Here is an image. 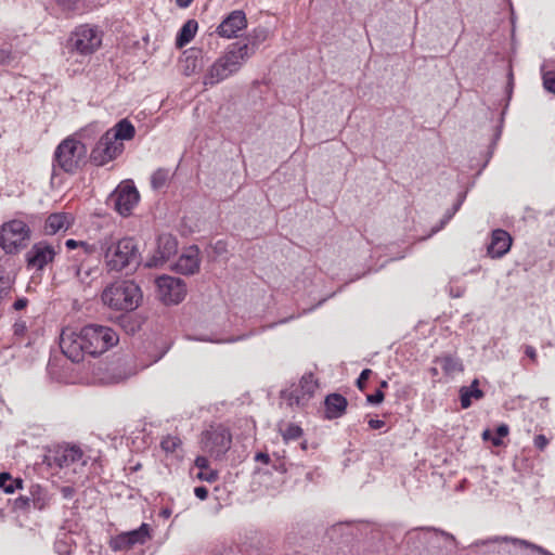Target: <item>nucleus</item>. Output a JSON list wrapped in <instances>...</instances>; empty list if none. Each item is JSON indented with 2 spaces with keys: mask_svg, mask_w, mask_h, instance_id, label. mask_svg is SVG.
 Wrapping results in <instances>:
<instances>
[{
  "mask_svg": "<svg viewBox=\"0 0 555 555\" xmlns=\"http://www.w3.org/2000/svg\"><path fill=\"white\" fill-rule=\"evenodd\" d=\"M179 65L184 76L189 77L198 73L204 65L202 51L195 48L185 50L179 61Z\"/></svg>",
  "mask_w": 555,
  "mask_h": 555,
  "instance_id": "nucleus-22",
  "label": "nucleus"
},
{
  "mask_svg": "<svg viewBox=\"0 0 555 555\" xmlns=\"http://www.w3.org/2000/svg\"><path fill=\"white\" fill-rule=\"evenodd\" d=\"M387 386H388V384H387V382H386V380H383V382L380 383V387H387Z\"/></svg>",
  "mask_w": 555,
  "mask_h": 555,
  "instance_id": "nucleus-56",
  "label": "nucleus"
},
{
  "mask_svg": "<svg viewBox=\"0 0 555 555\" xmlns=\"http://www.w3.org/2000/svg\"><path fill=\"white\" fill-rule=\"evenodd\" d=\"M95 270L92 268H85L83 264L77 267L76 269V276L82 284H89L90 283V276L92 273H94Z\"/></svg>",
  "mask_w": 555,
  "mask_h": 555,
  "instance_id": "nucleus-35",
  "label": "nucleus"
},
{
  "mask_svg": "<svg viewBox=\"0 0 555 555\" xmlns=\"http://www.w3.org/2000/svg\"><path fill=\"white\" fill-rule=\"evenodd\" d=\"M107 133L117 142H122L124 140H131L135 134V129L129 120L121 119L113 128L107 130Z\"/></svg>",
  "mask_w": 555,
  "mask_h": 555,
  "instance_id": "nucleus-26",
  "label": "nucleus"
},
{
  "mask_svg": "<svg viewBox=\"0 0 555 555\" xmlns=\"http://www.w3.org/2000/svg\"><path fill=\"white\" fill-rule=\"evenodd\" d=\"M157 296L165 305H177L186 296V284L183 280L163 275L156 280Z\"/></svg>",
  "mask_w": 555,
  "mask_h": 555,
  "instance_id": "nucleus-9",
  "label": "nucleus"
},
{
  "mask_svg": "<svg viewBox=\"0 0 555 555\" xmlns=\"http://www.w3.org/2000/svg\"><path fill=\"white\" fill-rule=\"evenodd\" d=\"M104 264L109 271H121L132 264L139 263V250L130 237L116 240L112 236L100 242Z\"/></svg>",
  "mask_w": 555,
  "mask_h": 555,
  "instance_id": "nucleus-3",
  "label": "nucleus"
},
{
  "mask_svg": "<svg viewBox=\"0 0 555 555\" xmlns=\"http://www.w3.org/2000/svg\"><path fill=\"white\" fill-rule=\"evenodd\" d=\"M525 353L531 359L532 362H537V351L532 346H526Z\"/></svg>",
  "mask_w": 555,
  "mask_h": 555,
  "instance_id": "nucleus-47",
  "label": "nucleus"
},
{
  "mask_svg": "<svg viewBox=\"0 0 555 555\" xmlns=\"http://www.w3.org/2000/svg\"><path fill=\"white\" fill-rule=\"evenodd\" d=\"M12 281L8 276H0V301L11 293Z\"/></svg>",
  "mask_w": 555,
  "mask_h": 555,
  "instance_id": "nucleus-37",
  "label": "nucleus"
},
{
  "mask_svg": "<svg viewBox=\"0 0 555 555\" xmlns=\"http://www.w3.org/2000/svg\"><path fill=\"white\" fill-rule=\"evenodd\" d=\"M101 43L102 35L98 28L80 25L70 34L67 48L70 52L90 55L101 47Z\"/></svg>",
  "mask_w": 555,
  "mask_h": 555,
  "instance_id": "nucleus-8",
  "label": "nucleus"
},
{
  "mask_svg": "<svg viewBox=\"0 0 555 555\" xmlns=\"http://www.w3.org/2000/svg\"><path fill=\"white\" fill-rule=\"evenodd\" d=\"M178 251V241L171 234H162L157 238L154 254L147 259L146 267L157 268L164 266Z\"/></svg>",
  "mask_w": 555,
  "mask_h": 555,
  "instance_id": "nucleus-15",
  "label": "nucleus"
},
{
  "mask_svg": "<svg viewBox=\"0 0 555 555\" xmlns=\"http://www.w3.org/2000/svg\"><path fill=\"white\" fill-rule=\"evenodd\" d=\"M251 55L247 43H232L206 70L205 86H215L237 73Z\"/></svg>",
  "mask_w": 555,
  "mask_h": 555,
  "instance_id": "nucleus-2",
  "label": "nucleus"
},
{
  "mask_svg": "<svg viewBox=\"0 0 555 555\" xmlns=\"http://www.w3.org/2000/svg\"><path fill=\"white\" fill-rule=\"evenodd\" d=\"M533 443L535 448L543 451L548 444V439L544 435H538L534 437Z\"/></svg>",
  "mask_w": 555,
  "mask_h": 555,
  "instance_id": "nucleus-42",
  "label": "nucleus"
},
{
  "mask_svg": "<svg viewBox=\"0 0 555 555\" xmlns=\"http://www.w3.org/2000/svg\"><path fill=\"white\" fill-rule=\"evenodd\" d=\"M465 289L464 288H459L456 289L455 292L453 291V288L450 289V295L452 297H461L463 294H464Z\"/></svg>",
  "mask_w": 555,
  "mask_h": 555,
  "instance_id": "nucleus-52",
  "label": "nucleus"
},
{
  "mask_svg": "<svg viewBox=\"0 0 555 555\" xmlns=\"http://www.w3.org/2000/svg\"><path fill=\"white\" fill-rule=\"evenodd\" d=\"M482 438L485 440H491V438H493V434L491 430L489 429H486L483 433H482Z\"/></svg>",
  "mask_w": 555,
  "mask_h": 555,
  "instance_id": "nucleus-54",
  "label": "nucleus"
},
{
  "mask_svg": "<svg viewBox=\"0 0 555 555\" xmlns=\"http://www.w3.org/2000/svg\"><path fill=\"white\" fill-rule=\"evenodd\" d=\"M0 488L5 493H13L15 489L22 488L21 479H13L9 473L0 474Z\"/></svg>",
  "mask_w": 555,
  "mask_h": 555,
  "instance_id": "nucleus-30",
  "label": "nucleus"
},
{
  "mask_svg": "<svg viewBox=\"0 0 555 555\" xmlns=\"http://www.w3.org/2000/svg\"><path fill=\"white\" fill-rule=\"evenodd\" d=\"M100 131L98 125H89L74 135L64 139L56 147V165L68 173H75L86 162L87 147L80 139H91Z\"/></svg>",
  "mask_w": 555,
  "mask_h": 555,
  "instance_id": "nucleus-1",
  "label": "nucleus"
},
{
  "mask_svg": "<svg viewBox=\"0 0 555 555\" xmlns=\"http://www.w3.org/2000/svg\"><path fill=\"white\" fill-rule=\"evenodd\" d=\"M372 371L370 369H365L361 372L359 378L357 379V386L360 388V389H363L364 386H365V382L369 379L370 375H371Z\"/></svg>",
  "mask_w": 555,
  "mask_h": 555,
  "instance_id": "nucleus-43",
  "label": "nucleus"
},
{
  "mask_svg": "<svg viewBox=\"0 0 555 555\" xmlns=\"http://www.w3.org/2000/svg\"><path fill=\"white\" fill-rule=\"evenodd\" d=\"M59 3L67 11L77 9L78 0H59Z\"/></svg>",
  "mask_w": 555,
  "mask_h": 555,
  "instance_id": "nucleus-44",
  "label": "nucleus"
},
{
  "mask_svg": "<svg viewBox=\"0 0 555 555\" xmlns=\"http://www.w3.org/2000/svg\"><path fill=\"white\" fill-rule=\"evenodd\" d=\"M59 249L60 246H57L56 249L53 245L44 241L35 243L25 255L27 267L39 271L42 270L54 260Z\"/></svg>",
  "mask_w": 555,
  "mask_h": 555,
  "instance_id": "nucleus-14",
  "label": "nucleus"
},
{
  "mask_svg": "<svg viewBox=\"0 0 555 555\" xmlns=\"http://www.w3.org/2000/svg\"><path fill=\"white\" fill-rule=\"evenodd\" d=\"M79 244H80V241H75L73 238H69L65 242V246L66 248L68 249H78L79 247Z\"/></svg>",
  "mask_w": 555,
  "mask_h": 555,
  "instance_id": "nucleus-50",
  "label": "nucleus"
},
{
  "mask_svg": "<svg viewBox=\"0 0 555 555\" xmlns=\"http://www.w3.org/2000/svg\"><path fill=\"white\" fill-rule=\"evenodd\" d=\"M198 28V24L195 20L186 21L178 33L176 39V46L182 48L186 46L194 38Z\"/></svg>",
  "mask_w": 555,
  "mask_h": 555,
  "instance_id": "nucleus-27",
  "label": "nucleus"
},
{
  "mask_svg": "<svg viewBox=\"0 0 555 555\" xmlns=\"http://www.w3.org/2000/svg\"><path fill=\"white\" fill-rule=\"evenodd\" d=\"M325 417L334 420L343 416L346 412L347 399L339 393H331L325 398Z\"/></svg>",
  "mask_w": 555,
  "mask_h": 555,
  "instance_id": "nucleus-24",
  "label": "nucleus"
},
{
  "mask_svg": "<svg viewBox=\"0 0 555 555\" xmlns=\"http://www.w3.org/2000/svg\"><path fill=\"white\" fill-rule=\"evenodd\" d=\"M512 236L502 229H496L492 232L490 244L487 251L491 258L503 257L512 246Z\"/></svg>",
  "mask_w": 555,
  "mask_h": 555,
  "instance_id": "nucleus-21",
  "label": "nucleus"
},
{
  "mask_svg": "<svg viewBox=\"0 0 555 555\" xmlns=\"http://www.w3.org/2000/svg\"><path fill=\"white\" fill-rule=\"evenodd\" d=\"M193 0H176V3L179 8L185 9L188 8Z\"/></svg>",
  "mask_w": 555,
  "mask_h": 555,
  "instance_id": "nucleus-51",
  "label": "nucleus"
},
{
  "mask_svg": "<svg viewBox=\"0 0 555 555\" xmlns=\"http://www.w3.org/2000/svg\"><path fill=\"white\" fill-rule=\"evenodd\" d=\"M128 376H129V375H126V374H125V375H119V376H117V377H113V382H114V383H119V382H121V380L126 379Z\"/></svg>",
  "mask_w": 555,
  "mask_h": 555,
  "instance_id": "nucleus-55",
  "label": "nucleus"
},
{
  "mask_svg": "<svg viewBox=\"0 0 555 555\" xmlns=\"http://www.w3.org/2000/svg\"><path fill=\"white\" fill-rule=\"evenodd\" d=\"M51 501V496L48 491L39 485H31L27 495L18 496L14 506L17 509H26L34 507L36 509H44Z\"/></svg>",
  "mask_w": 555,
  "mask_h": 555,
  "instance_id": "nucleus-17",
  "label": "nucleus"
},
{
  "mask_svg": "<svg viewBox=\"0 0 555 555\" xmlns=\"http://www.w3.org/2000/svg\"><path fill=\"white\" fill-rule=\"evenodd\" d=\"M150 538L149 525L142 524L138 529L121 532L109 541V547L114 552L130 550L135 544H143Z\"/></svg>",
  "mask_w": 555,
  "mask_h": 555,
  "instance_id": "nucleus-16",
  "label": "nucleus"
},
{
  "mask_svg": "<svg viewBox=\"0 0 555 555\" xmlns=\"http://www.w3.org/2000/svg\"><path fill=\"white\" fill-rule=\"evenodd\" d=\"M199 249L196 246L188 247L173 266V270L184 275H191L199 270Z\"/></svg>",
  "mask_w": 555,
  "mask_h": 555,
  "instance_id": "nucleus-20",
  "label": "nucleus"
},
{
  "mask_svg": "<svg viewBox=\"0 0 555 555\" xmlns=\"http://www.w3.org/2000/svg\"><path fill=\"white\" fill-rule=\"evenodd\" d=\"M385 395L382 390H377L373 395L366 397V401L371 404H379L384 401Z\"/></svg>",
  "mask_w": 555,
  "mask_h": 555,
  "instance_id": "nucleus-41",
  "label": "nucleus"
},
{
  "mask_svg": "<svg viewBox=\"0 0 555 555\" xmlns=\"http://www.w3.org/2000/svg\"><path fill=\"white\" fill-rule=\"evenodd\" d=\"M280 433L286 443L299 439L304 434L302 429L296 424H287L285 428H280Z\"/></svg>",
  "mask_w": 555,
  "mask_h": 555,
  "instance_id": "nucleus-31",
  "label": "nucleus"
},
{
  "mask_svg": "<svg viewBox=\"0 0 555 555\" xmlns=\"http://www.w3.org/2000/svg\"><path fill=\"white\" fill-rule=\"evenodd\" d=\"M247 26L246 14L242 10L232 11L218 26L217 33L223 38L236 37Z\"/></svg>",
  "mask_w": 555,
  "mask_h": 555,
  "instance_id": "nucleus-18",
  "label": "nucleus"
},
{
  "mask_svg": "<svg viewBox=\"0 0 555 555\" xmlns=\"http://www.w3.org/2000/svg\"><path fill=\"white\" fill-rule=\"evenodd\" d=\"M73 217L66 212L51 214L44 222L43 233L46 235H55L59 232H65L73 224Z\"/></svg>",
  "mask_w": 555,
  "mask_h": 555,
  "instance_id": "nucleus-23",
  "label": "nucleus"
},
{
  "mask_svg": "<svg viewBox=\"0 0 555 555\" xmlns=\"http://www.w3.org/2000/svg\"><path fill=\"white\" fill-rule=\"evenodd\" d=\"M478 379H474L470 386H463L460 388V400L462 409H468L473 400H480L483 398V391L479 389Z\"/></svg>",
  "mask_w": 555,
  "mask_h": 555,
  "instance_id": "nucleus-25",
  "label": "nucleus"
},
{
  "mask_svg": "<svg viewBox=\"0 0 555 555\" xmlns=\"http://www.w3.org/2000/svg\"><path fill=\"white\" fill-rule=\"evenodd\" d=\"M384 425H385V422H384V421H382V420H370V421H369V426H370L372 429H379V428H382Z\"/></svg>",
  "mask_w": 555,
  "mask_h": 555,
  "instance_id": "nucleus-49",
  "label": "nucleus"
},
{
  "mask_svg": "<svg viewBox=\"0 0 555 555\" xmlns=\"http://www.w3.org/2000/svg\"><path fill=\"white\" fill-rule=\"evenodd\" d=\"M195 466L199 468V473L196 475V477L199 480L207 481V482H214L218 478L217 472L209 469V462L207 457L205 456H197L195 459Z\"/></svg>",
  "mask_w": 555,
  "mask_h": 555,
  "instance_id": "nucleus-28",
  "label": "nucleus"
},
{
  "mask_svg": "<svg viewBox=\"0 0 555 555\" xmlns=\"http://www.w3.org/2000/svg\"><path fill=\"white\" fill-rule=\"evenodd\" d=\"M180 446L181 440L175 436H167L160 442V447L166 453H173Z\"/></svg>",
  "mask_w": 555,
  "mask_h": 555,
  "instance_id": "nucleus-32",
  "label": "nucleus"
},
{
  "mask_svg": "<svg viewBox=\"0 0 555 555\" xmlns=\"http://www.w3.org/2000/svg\"><path fill=\"white\" fill-rule=\"evenodd\" d=\"M28 305V300L26 298H18L17 300H15V302L13 304V308L15 310H23L27 307Z\"/></svg>",
  "mask_w": 555,
  "mask_h": 555,
  "instance_id": "nucleus-46",
  "label": "nucleus"
},
{
  "mask_svg": "<svg viewBox=\"0 0 555 555\" xmlns=\"http://www.w3.org/2000/svg\"><path fill=\"white\" fill-rule=\"evenodd\" d=\"M435 534L441 539L447 545H451L453 546L454 548L456 547V540L455 538L449 533V532H446V531H442V530H439V529H431Z\"/></svg>",
  "mask_w": 555,
  "mask_h": 555,
  "instance_id": "nucleus-38",
  "label": "nucleus"
},
{
  "mask_svg": "<svg viewBox=\"0 0 555 555\" xmlns=\"http://www.w3.org/2000/svg\"><path fill=\"white\" fill-rule=\"evenodd\" d=\"M168 179V171L165 169H157L151 178V183L154 189L163 188Z\"/></svg>",
  "mask_w": 555,
  "mask_h": 555,
  "instance_id": "nucleus-33",
  "label": "nucleus"
},
{
  "mask_svg": "<svg viewBox=\"0 0 555 555\" xmlns=\"http://www.w3.org/2000/svg\"><path fill=\"white\" fill-rule=\"evenodd\" d=\"M30 238V227L21 219H12L0 225V247L7 255H15L26 248Z\"/></svg>",
  "mask_w": 555,
  "mask_h": 555,
  "instance_id": "nucleus-5",
  "label": "nucleus"
},
{
  "mask_svg": "<svg viewBox=\"0 0 555 555\" xmlns=\"http://www.w3.org/2000/svg\"><path fill=\"white\" fill-rule=\"evenodd\" d=\"M231 434L223 427L206 430L202 436V448L216 459H220L231 447Z\"/></svg>",
  "mask_w": 555,
  "mask_h": 555,
  "instance_id": "nucleus-10",
  "label": "nucleus"
},
{
  "mask_svg": "<svg viewBox=\"0 0 555 555\" xmlns=\"http://www.w3.org/2000/svg\"><path fill=\"white\" fill-rule=\"evenodd\" d=\"M14 327H15V333L16 334H22L25 331V328H26L25 324H20V323H16L14 325Z\"/></svg>",
  "mask_w": 555,
  "mask_h": 555,
  "instance_id": "nucleus-53",
  "label": "nucleus"
},
{
  "mask_svg": "<svg viewBox=\"0 0 555 555\" xmlns=\"http://www.w3.org/2000/svg\"><path fill=\"white\" fill-rule=\"evenodd\" d=\"M508 426L506 424H501L498 428H496V433H495V436H493V438H491V441L493 443V446L495 447H500L502 446V438L506 437L508 435Z\"/></svg>",
  "mask_w": 555,
  "mask_h": 555,
  "instance_id": "nucleus-36",
  "label": "nucleus"
},
{
  "mask_svg": "<svg viewBox=\"0 0 555 555\" xmlns=\"http://www.w3.org/2000/svg\"><path fill=\"white\" fill-rule=\"evenodd\" d=\"M139 199L140 195L138 190L134 185L129 183L119 184L109 197L115 210L124 217L131 215Z\"/></svg>",
  "mask_w": 555,
  "mask_h": 555,
  "instance_id": "nucleus-13",
  "label": "nucleus"
},
{
  "mask_svg": "<svg viewBox=\"0 0 555 555\" xmlns=\"http://www.w3.org/2000/svg\"><path fill=\"white\" fill-rule=\"evenodd\" d=\"M433 375H437V369L431 370Z\"/></svg>",
  "mask_w": 555,
  "mask_h": 555,
  "instance_id": "nucleus-58",
  "label": "nucleus"
},
{
  "mask_svg": "<svg viewBox=\"0 0 555 555\" xmlns=\"http://www.w3.org/2000/svg\"><path fill=\"white\" fill-rule=\"evenodd\" d=\"M122 151L124 143L117 142L106 131L92 149L90 159L95 166H104L120 155Z\"/></svg>",
  "mask_w": 555,
  "mask_h": 555,
  "instance_id": "nucleus-11",
  "label": "nucleus"
},
{
  "mask_svg": "<svg viewBox=\"0 0 555 555\" xmlns=\"http://www.w3.org/2000/svg\"><path fill=\"white\" fill-rule=\"evenodd\" d=\"M143 295L142 291L132 281H117L109 284L104 288L101 299L104 306L115 311H133L141 301Z\"/></svg>",
  "mask_w": 555,
  "mask_h": 555,
  "instance_id": "nucleus-4",
  "label": "nucleus"
},
{
  "mask_svg": "<svg viewBox=\"0 0 555 555\" xmlns=\"http://www.w3.org/2000/svg\"><path fill=\"white\" fill-rule=\"evenodd\" d=\"M318 388V382L312 374H305L299 384L289 392V403L305 405Z\"/></svg>",
  "mask_w": 555,
  "mask_h": 555,
  "instance_id": "nucleus-19",
  "label": "nucleus"
},
{
  "mask_svg": "<svg viewBox=\"0 0 555 555\" xmlns=\"http://www.w3.org/2000/svg\"><path fill=\"white\" fill-rule=\"evenodd\" d=\"M43 463L51 469L64 470L65 476L76 474L78 467L86 464L82 451L77 447H56L49 449L43 457Z\"/></svg>",
  "mask_w": 555,
  "mask_h": 555,
  "instance_id": "nucleus-6",
  "label": "nucleus"
},
{
  "mask_svg": "<svg viewBox=\"0 0 555 555\" xmlns=\"http://www.w3.org/2000/svg\"><path fill=\"white\" fill-rule=\"evenodd\" d=\"M60 347L69 360L80 362L85 354H87L85 341L82 340V328L80 331L72 327L64 328L60 337Z\"/></svg>",
  "mask_w": 555,
  "mask_h": 555,
  "instance_id": "nucleus-12",
  "label": "nucleus"
},
{
  "mask_svg": "<svg viewBox=\"0 0 555 555\" xmlns=\"http://www.w3.org/2000/svg\"><path fill=\"white\" fill-rule=\"evenodd\" d=\"M301 449H302V450H306V449H307V442H306V441L301 443Z\"/></svg>",
  "mask_w": 555,
  "mask_h": 555,
  "instance_id": "nucleus-57",
  "label": "nucleus"
},
{
  "mask_svg": "<svg viewBox=\"0 0 555 555\" xmlns=\"http://www.w3.org/2000/svg\"><path fill=\"white\" fill-rule=\"evenodd\" d=\"M96 247L94 245L88 244L87 242L80 241L79 247H78V254L77 257H81L82 255H91L95 253Z\"/></svg>",
  "mask_w": 555,
  "mask_h": 555,
  "instance_id": "nucleus-40",
  "label": "nucleus"
},
{
  "mask_svg": "<svg viewBox=\"0 0 555 555\" xmlns=\"http://www.w3.org/2000/svg\"><path fill=\"white\" fill-rule=\"evenodd\" d=\"M194 493L199 500H205L208 496V490L205 487H196Z\"/></svg>",
  "mask_w": 555,
  "mask_h": 555,
  "instance_id": "nucleus-45",
  "label": "nucleus"
},
{
  "mask_svg": "<svg viewBox=\"0 0 555 555\" xmlns=\"http://www.w3.org/2000/svg\"><path fill=\"white\" fill-rule=\"evenodd\" d=\"M437 362L440 363L444 374L449 376H453L455 374L463 372V364L461 360L457 358L446 356L437 359Z\"/></svg>",
  "mask_w": 555,
  "mask_h": 555,
  "instance_id": "nucleus-29",
  "label": "nucleus"
},
{
  "mask_svg": "<svg viewBox=\"0 0 555 555\" xmlns=\"http://www.w3.org/2000/svg\"><path fill=\"white\" fill-rule=\"evenodd\" d=\"M255 461L256 462H261L263 464H269L270 462V456L268 453H264V452H259L255 455Z\"/></svg>",
  "mask_w": 555,
  "mask_h": 555,
  "instance_id": "nucleus-48",
  "label": "nucleus"
},
{
  "mask_svg": "<svg viewBox=\"0 0 555 555\" xmlns=\"http://www.w3.org/2000/svg\"><path fill=\"white\" fill-rule=\"evenodd\" d=\"M82 340L85 341L87 354L99 356L117 345L119 337L108 326L89 324L82 327Z\"/></svg>",
  "mask_w": 555,
  "mask_h": 555,
  "instance_id": "nucleus-7",
  "label": "nucleus"
},
{
  "mask_svg": "<svg viewBox=\"0 0 555 555\" xmlns=\"http://www.w3.org/2000/svg\"><path fill=\"white\" fill-rule=\"evenodd\" d=\"M504 541H512L514 544H517V545H520V546H526V547H530L534 551H537L538 553H540L541 555H554L552 553H550L547 550L543 548L542 546H539V545H535V544H532L526 540H520V539H509V538H503Z\"/></svg>",
  "mask_w": 555,
  "mask_h": 555,
  "instance_id": "nucleus-34",
  "label": "nucleus"
},
{
  "mask_svg": "<svg viewBox=\"0 0 555 555\" xmlns=\"http://www.w3.org/2000/svg\"><path fill=\"white\" fill-rule=\"evenodd\" d=\"M543 83L545 89L555 93V70L546 72L543 75Z\"/></svg>",
  "mask_w": 555,
  "mask_h": 555,
  "instance_id": "nucleus-39",
  "label": "nucleus"
}]
</instances>
